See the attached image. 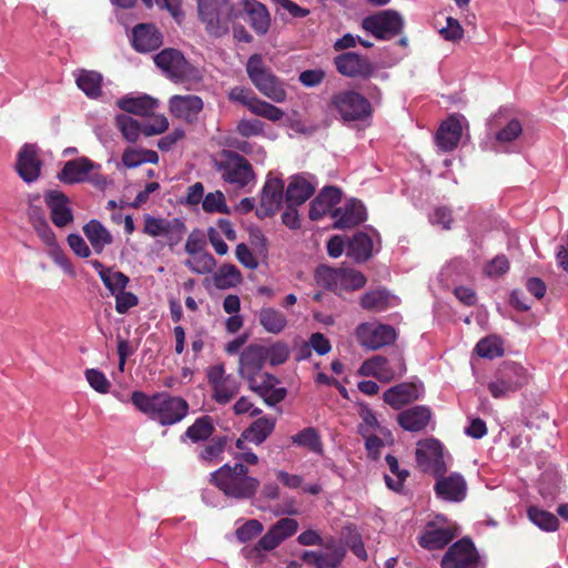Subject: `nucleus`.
Instances as JSON below:
<instances>
[{
	"label": "nucleus",
	"mask_w": 568,
	"mask_h": 568,
	"mask_svg": "<svg viewBox=\"0 0 568 568\" xmlns=\"http://www.w3.org/2000/svg\"><path fill=\"white\" fill-rule=\"evenodd\" d=\"M132 404L150 419L161 426H171L183 420L190 410V405L181 396L168 392H156L148 395L141 390L131 394Z\"/></svg>",
	"instance_id": "1"
},
{
	"label": "nucleus",
	"mask_w": 568,
	"mask_h": 568,
	"mask_svg": "<svg viewBox=\"0 0 568 568\" xmlns=\"http://www.w3.org/2000/svg\"><path fill=\"white\" fill-rule=\"evenodd\" d=\"M210 483L227 498L248 500L255 497L260 480L248 475V468L243 463L233 466L224 464L211 473Z\"/></svg>",
	"instance_id": "2"
},
{
	"label": "nucleus",
	"mask_w": 568,
	"mask_h": 568,
	"mask_svg": "<svg viewBox=\"0 0 568 568\" xmlns=\"http://www.w3.org/2000/svg\"><path fill=\"white\" fill-rule=\"evenodd\" d=\"M196 3L199 19L210 36L221 38L229 33L230 24L236 18L230 0H196Z\"/></svg>",
	"instance_id": "3"
},
{
	"label": "nucleus",
	"mask_w": 568,
	"mask_h": 568,
	"mask_svg": "<svg viewBox=\"0 0 568 568\" xmlns=\"http://www.w3.org/2000/svg\"><path fill=\"white\" fill-rule=\"evenodd\" d=\"M214 169L221 179L236 189H243L255 180V172L250 161L232 150H222L214 160Z\"/></svg>",
	"instance_id": "4"
},
{
	"label": "nucleus",
	"mask_w": 568,
	"mask_h": 568,
	"mask_svg": "<svg viewBox=\"0 0 568 568\" xmlns=\"http://www.w3.org/2000/svg\"><path fill=\"white\" fill-rule=\"evenodd\" d=\"M245 69L248 79L263 95L276 103L286 100V90L283 82L264 63L261 54L251 55Z\"/></svg>",
	"instance_id": "5"
},
{
	"label": "nucleus",
	"mask_w": 568,
	"mask_h": 568,
	"mask_svg": "<svg viewBox=\"0 0 568 568\" xmlns=\"http://www.w3.org/2000/svg\"><path fill=\"white\" fill-rule=\"evenodd\" d=\"M155 65L175 83L201 80L200 70L174 48H165L153 57Z\"/></svg>",
	"instance_id": "6"
},
{
	"label": "nucleus",
	"mask_w": 568,
	"mask_h": 568,
	"mask_svg": "<svg viewBox=\"0 0 568 568\" xmlns=\"http://www.w3.org/2000/svg\"><path fill=\"white\" fill-rule=\"evenodd\" d=\"M527 383V371L520 364L504 362L497 368L494 381L488 383V389L494 398H503L519 390Z\"/></svg>",
	"instance_id": "7"
},
{
	"label": "nucleus",
	"mask_w": 568,
	"mask_h": 568,
	"mask_svg": "<svg viewBox=\"0 0 568 568\" xmlns=\"http://www.w3.org/2000/svg\"><path fill=\"white\" fill-rule=\"evenodd\" d=\"M331 105L346 122L364 120L372 113L369 101L353 90L335 93Z\"/></svg>",
	"instance_id": "8"
},
{
	"label": "nucleus",
	"mask_w": 568,
	"mask_h": 568,
	"mask_svg": "<svg viewBox=\"0 0 568 568\" xmlns=\"http://www.w3.org/2000/svg\"><path fill=\"white\" fill-rule=\"evenodd\" d=\"M417 467L420 471L435 477L444 475L447 470L443 445L438 439L428 438L419 440L415 450Z\"/></svg>",
	"instance_id": "9"
},
{
	"label": "nucleus",
	"mask_w": 568,
	"mask_h": 568,
	"mask_svg": "<svg viewBox=\"0 0 568 568\" xmlns=\"http://www.w3.org/2000/svg\"><path fill=\"white\" fill-rule=\"evenodd\" d=\"M336 71L346 78L367 80L375 75L376 64L366 55L356 52H343L334 57Z\"/></svg>",
	"instance_id": "10"
},
{
	"label": "nucleus",
	"mask_w": 568,
	"mask_h": 568,
	"mask_svg": "<svg viewBox=\"0 0 568 568\" xmlns=\"http://www.w3.org/2000/svg\"><path fill=\"white\" fill-rule=\"evenodd\" d=\"M405 373L406 364L402 356H398L390 362L384 356L376 355L364 361L358 369L359 375L372 376L384 383L399 378Z\"/></svg>",
	"instance_id": "11"
},
{
	"label": "nucleus",
	"mask_w": 568,
	"mask_h": 568,
	"mask_svg": "<svg viewBox=\"0 0 568 568\" xmlns=\"http://www.w3.org/2000/svg\"><path fill=\"white\" fill-rule=\"evenodd\" d=\"M404 22L394 10H384L363 19L362 28L376 39L389 40L402 32Z\"/></svg>",
	"instance_id": "12"
},
{
	"label": "nucleus",
	"mask_w": 568,
	"mask_h": 568,
	"mask_svg": "<svg viewBox=\"0 0 568 568\" xmlns=\"http://www.w3.org/2000/svg\"><path fill=\"white\" fill-rule=\"evenodd\" d=\"M480 557L470 538L464 537L454 542L444 554L442 568H479Z\"/></svg>",
	"instance_id": "13"
},
{
	"label": "nucleus",
	"mask_w": 568,
	"mask_h": 568,
	"mask_svg": "<svg viewBox=\"0 0 568 568\" xmlns=\"http://www.w3.org/2000/svg\"><path fill=\"white\" fill-rule=\"evenodd\" d=\"M284 196L283 180L268 174L261 191L260 205L255 211L256 216L263 220L275 215L282 205Z\"/></svg>",
	"instance_id": "14"
},
{
	"label": "nucleus",
	"mask_w": 568,
	"mask_h": 568,
	"mask_svg": "<svg viewBox=\"0 0 568 568\" xmlns=\"http://www.w3.org/2000/svg\"><path fill=\"white\" fill-rule=\"evenodd\" d=\"M358 343L368 349H378L390 345L396 339V331L390 325L362 323L356 328Z\"/></svg>",
	"instance_id": "15"
},
{
	"label": "nucleus",
	"mask_w": 568,
	"mask_h": 568,
	"mask_svg": "<svg viewBox=\"0 0 568 568\" xmlns=\"http://www.w3.org/2000/svg\"><path fill=\"white\" fill-rule=\"evenodd\" d=\"M42 160L36 144L26 143L17 154L16 171L27 183L37 181L41 174Z\"/></svg>",
	"instance_id": "16"
},
{
	"label": "nucleus",
	"mask_w": 568,
	"mask_h": 568,
	"mask_svg": "<svg viewBox=\"0 0 568 568\" xmlns=\"http://www.w3.org/2000/svg\"><path fill=\"white\" fill-rule=\"evenodd\" d=\"M266 347L258 344H250L240 355L239 374L250 381L261 375L262 369L267 361Z\"/></svg>",
	"instance_id": "17"
},
{
	"label": "nucleus",
	"mask_w": 568,
	"mask_h": 568,
	"mask_svg": "<svg viewBox=\"0 0 568 568\" xmlns=\"http://www.w3.org/2000/svg\"><path fill=\"white\" fill-rule=\"evenodd\" d=\"M246 382L248 388L263 398L268 406H274L286 397V389L284 387H276L280 381L270 373H263L258 377Z\"/></svg>",
	"instance_id": "18"
},
{
	"label": "nucleus",
	"mask_w": 568,
	"mask_h": 568,
	"mask_svg": "<svg viewBox=\"0 0 568 568\" xmlns=\"http://www.w3.org/2000/svg\"><path fill=\"white\" fill-rule=\"evenodd\" d=\"M163 43V34L153 23H139L132 30L131 44L140 53L158 50Z\"/></svg>",
	"instance_id": "19"
},
{
	"label": "nucleus",
	"mask_w": 568,
	"mask_h": 568,
	"mask_svg": "<svg viewBox=\"0 0 568 568\" xmlns=\"http://www.w3.org/2000/svg\"><path fill=\"white\" fill-rule=\"evenodd\" d=\"M434 490L436 495L447 501L459 503L465 499L467 494V484L460 474L449 476L440 475L436 477Z\"/></svg>",
	"instance_id": "20"
},
{
	"label": "nucleus",
	"mask_w": 568,
	"mask_h": 568,
	"mask_svg": "<svg viewBox=\"0 0 568 568\" xmlns=\"http://www.w3.org/2000/svg\"><path fill=\"white\" fill-rule=\"evenodd\" d=\"M44 201L50 209L51 221L57 227H64L73 221L69 197L63 192L50 190L45 193Z\"/></svg>",
	"instance_id": "21"
},
{
	"label": "nucleus",
	"mask_w": 568,
	"mask_h": 568,
	"mask_svg": "<svg viewBox=\"0 0 568 568\" xmlns=\"http://www.w3.org/2000/svg\"><path fill=\"white\" fill-rule=\"evenodd\" d=\"M457 532L454 526L437 527L434 523H429L418 537V544L427 550L443 549L457 536Z\"/></svg>",
	"instance_id": "22"
},
{
	"label": "nucleus",
	"mask_w": 568,
	"mask_h": 568,
	"mask_svg": "<svg viewBox=\"0 0 568 568\" xmlns=\"http://www.w3.org/2000/svg\"><path fill=\"white\" fill-rule=\"evenodd\" d=\"M95 169H100V164L85 156L77 158L64 163L58 173V179L64 184L82 183L87 181V175Z\"/></svg>",
	"instance_id": "23"
},
{
	"label": "nucleus",
	"mask_w": 568,
	"mask_h": 568,
	"mask_svg": "<svg viewBox=\"0 0 568 568\" xmlns=\"http://www.w3.org/2000/svg\"><path fill=\"white\" fill-rule=\"evenodd\" d=\"M332 216L336 219L333 227L337 230H345L364 222L366 219V212L362 202L353 199L343 207L334 209Z\"/></svg>",
	"instance_id": "24"
},
{
	"label": "nucleus",
	"mask_w": 568,
	"mask_h": 568,
	"mask_svg": "<svg viewBox=\"0 0 568 568\" xmlns=\"http://www.w3.org/2000/svg\"><path fill=\"white\" fill-rule=\"evenodd\" d=\"M342 201V191L336 186H325L310 204L308 216L317 221L334 211V206Z\"/></svg>",
	"instance_id": "25"
},
{
	"label": "nucleus",
	"mask_w": 568,
	"mask_h": 568,
	"mask_svg": "<svg viewBox=\"0 0 568 568\" xmlns=\"http://www.w3.org/2000/svg\"><path fill=\"white\" fill-rule=\"evenodd\" d=\"M243 13L246 22L257 36L267 33L271 27V17L267 8L257 0H244Z\"/></svg>",
	"instance_id": "26"
},
{
	"label": "nucleus",
	"mask_w": 568,
	"mask_h": 568,
	"mask_svg": "<svg viewBox=\"0 0 568 568\" xmlns=\"http://www.w3.org/2000/svg\"><path fill=\"white\" fill-rule=\"evenodd\" d=\"M203 109V101L197 95H173L170 99L171 113L189 123L197 119Z\"/></svg>",
	"instance_id": "27"
},
{
	"label": "nucleus",
	"mask_w": 568,
	"mask_h": 568,
	"mask_svg": "<svg viewBox=\"0 0 568 568\" xmlns=\"http://www.w3.org/2000/svg\"><path fill=\"white\" fill-rule=\"evenodd\" d=\"M432 418V410L424 405H417L400 412L397 415L399 426L412 433L424 430Z\"/></svg>",
	"instance_id": "28"
},
{
	"label": "nucleus",
	"mask_w": 568,
	"mask_h": 568,
	"mask_svg": "<svg viewBox=\"0 0 568 568\" xmlns=\"http://www.w3.org/2000/svg\"><path fill=\"white\" fill-rule=\"evenodd\" d=\"M419 398V390L414 383L397 384L383 394V399L394 409H400L403 406Z\"/></svg>",
	"instance_id": "29"
},
{
	"label": "nucleus",
	"mask_w": 568,
	"mask_h": 568,
	"mask_svg": "<svg viewBox=\"0 0 568 568\" xmlns=\"http://www.w3.org/2000/svg\"><path fill=\"white\" fill-rule=\"evenodd\" d=\"M462 124L455 116H449L436 132V143L444 152L453 151L459 143L462 138Z\"/></svg>",
	"instance_id": "30"
},
{
	"label": "nucleus",
	"mask_w": 568,
	"mask_h": 568,
	"mask_svg": "<svg viewBox=\"0 0 568 568\" xmlns=\"http://www.w3.org/2000/svg\"><path fill=\"white\" fill-rule=\"evenodd\" d=\"M118 106L125 111L126 113L140 115V116H151L153 115L155 109L159 103L155 99L149 95L142 97H124L116 102Z\"/></svg>",
	"instance_id": "31"
},
{
	"label": "nucleus",
	"mask_w": 568,
	"mask_h": 568,
	"mask_svg": "<svg viewBox=\"0 0 568 568\" xmlns=\"http://www.w3.org/2000/svg\"><path fill=\"white\" fill-rule=\"evenodd\" d=\"M83 233L97 254H101L104 247L113 242L112 234L98 220L89 221L83 226Z\"/></svg>",
	"instance_id": "32"
},
{
	"label": "nucleus",
	"mask_w": 568,
	"mask_h": 568,
	"mask_svg": "<svg viewBox=\"0 0 568 568\" xmlns=\"http://www.w3.org/2000/svg\"><path fill=\"white\" fill-rule=\"evenodd\" d=\"M184 229V224L178 219L169 221L166 219H156L149 214L144 216L143 233L152 237L165 236L174 231L181 233Z\"/></svg>",
	"instance_id": "33"
},
{
	"label": "nucleus",
	"mask_w": 568,
	"mask_h": 568,
	"mask_svg": "<svg viewBox=\"0 0 568 568\" xmlns=\"http://www.w3.org/2000/svg\"><path fill=\"white\" fill-rule=\"evenodd\" d=\"M523 133V125L519 120L511 119L495 134V142L491 150L495 152H507L508 144L516 141Z\"/></svg>",
	"instance_id": "34"
},
{
	"label": "nucleus",
	"mask_w": 568,
	"mask_h": 568,
	"mask_svg": "<svg viewBox=\"0 0 568 568\" xmlns=\"http://www.w3.org/2000/svg\"><path fill=\"white\" fill-rule=\"evenodd\" d=\"M315 192L314 186L303 178L295 176L288 183L285 191L286 203L303 204L305 203Z\"/></svg>",
	"instance_id": "35"
},
{
	"label": "nucleus",
	"mask_w": 568,
	"mask_h": 568,
	"mask_svg": "<svg viewBox=\"0 0 568 568\" xmlns=\"http://www.w3.org/2000/svg\"><path fill=\"white\" fill-rule=\"evenodd\" d=\"M102 74L97 71L80 70L75 82L87 97L97 99L102 93Z\"/></svg>",
	"instance_id": "36"
},
{
	"label": "nucleus",
	"mask_w": 568,
	"mask_h": 568,
	"mask_svg": "<svg viewBox=\"0 0 568 568\" xmlns=\"http://www.w3.org/2000/svg\"><path fill=\"white\" fill-rule=\"evenodd\" d=\"M274 428L275 419L260 417L243 433V436L248 442L260 445L273 433Z\"/></svg>",
	"instance_id": "37"
},
{
	"label": "nucleus",
	"mask_w": 568,
	"mask_h": 568,
	"mask_svg": "<svg viewBox=\"0 0 568 568\" xmlns=\"http://www.w3.org/2000/svg\"><path fill=\"white\" fill-rule=\"evenodd\" d=\"M373 241L371 236L364 232H357L353 235L348 244V255L353 256L356 262H365L372 256Z\"/></svg>",
	"instance_id": "38"
},
{
	"label": "nucleus",
	"mask_w": 568,
	"mask_h": 568,
	"mask_svg": "<svg viewBox=\"0 0 568 568\" xmlns=\"http://www.w3.org/2000/svg\"><path fill=\"white\" fill-rule=\"evenodd\" d=\"M258 321L263 328L272 334L281 333L287 324L286 316L273 307H263L258 313Z\"/></svg>",
	"instance_id": "39"
},
{
	"label": "nucleus",
	"mask_w": 568,
	"mask_h": 568,
	"mask_svg": "<svg viewBox=\"0 0 568 568\" xmlns=\"http://www.w3.org/2000/svg\"><path fill=\"white\" fill-rule=\"evenodd\" d=\"M215 427L213 419L209 415L201 416L189 426L184 433V436L191 439L193 443L207 440L214 433Z\"/></svg>",
	"instance_id": "40"
},
{
	"label": "nucleus",
	"mask_w": 568,
	"mask_h": 568,
	"mask_svg": "<svg viewBox=\"0 0 568 568\" xmlns=\"http://www.w3.org/2000/svg\"><path fill=\"white\" fill-rule=\"evenodd\" d=\"M240 392V383L232 375L212 387V398L220 405L229 404Z\"/></svg>",
	"instance_id": "41"
},
{
	"label": "nucleus",
	"mask_w": 568,
	"mask_h": 568,
	"mask_svg": "<svg viewBox=\"0 0 568 568\" xmlns=\"http://www.w3.org/2000/svg\"><path fill=\"white\" fill-rule=\"evenodd\" d=\"M390 294L385 288H377L365 293L361 298V306L367 311L382 312L389 307Z\"/></svg>",
	"instance_id": "42"
},
{
	"label": "nucleus",
	"mask_w": 568,
	"mask_h": 568,
	"mask_svg": "<svg viewBox=\"0 0 568 568\" xmlns=\"http://www.w3.org/2000/svg\"><path fill=\"white\" fill-rule=\"evenodd\" d=\"M385 462L390 470V473L396 476V478H393L392 476L385 475V484L386 486L396 491L399 493L403 490L404 483L406 481L407 477L409 476V471L406 469H400L398 460L395 456L388 454L385 457Z\"/></svg>",
	"instance_id": "43"
},
{
	"label": "nucleus",
	"mask_w": 568,
	"mask_h": 568,
	"mask_svg": "<svg viewBox=\"0 0 568 568\" xmlns=\"http://www.w3.org/2000/svg\"><path fill=\"white\" fill-rule=\"evenodd\" d=\"M214 285L219 290H226L236 286L242 282L240 270L233 264H224L214 274Z\"/></svg>",
	"instance_id": "44"
},
{
	"label": "nucleus",
	"mask_w": 568,
	"mask_h": 568,
	"mask_svg": "<svg viewBox=\"0 0 568 568\" xmlns=\"http://www.w3.org/2000/svg\"><path fill=\"white\" fill-rule=\"evenodd\" d=\"M527 516L531 523L545 531H556L559 527V520L552 513L537 506H530L527 509Z\"/></svg>",
	"instance_id": "45"
},
{
	"label": "nucleus",
	"mask_w": 568,
	"mask_h": 568,
	"mask_svg": "<svg viewBox=\"0 0 568 568\" xmlns=\"http://www.w3.org/2000/svg\"><path fill=\"white\" fill-rule=\"evenodd\" d=\"M292 442L297 446L305 447L308 450L322 454L323 443L318 432L314 427H306L292 436Z\"/></svg>",
	"instance_id": "46"
},
{
	"label": "nucleus",
	"mask_w": 568,
	"mask_h": 568,
	"mask_svg": "<svg viewBox=\"0 0 568 568\" xmlns=\"http://www.w3.org/2000/svg\"><path fill=\"white\" fill-rule=\"evenodd\" d=\"M115 125L123 138L131 143L136 142L140 134L143 133V124H140L139 121L128 114L116 115Z\"/></svg>",
	"instance_id": "47"
},
{
	"label": "nucleus",
	"mask_w": 568,
	"mask_h": 568,
	"mask_svg": "<svg viewBox=\"0 0 568 568\" xmlns=\"http://www.w3.org/2000/svg\"><path fill=\"white\" fill-rule=\"evenodd\" d=\"M250 111L257 116L265 118L273 122L280 121L284 116L282 109L261 100L257 97L253 101V104L250 105Z\"/></svg>",
	"instance_id": "48"
},
{
	"label": "nucleus",
	"mask_w": 568,
	"mask_h": 568,
	"mask_svg": "<svg viewBox=\"0 0 568 568\" xmlns=\"http://www.w3.org/2000/svg\"><path fill=\"white\" fill-rule=\"evenodd\" d=\"M345 547L361 560H367V551L365 549L361 534L353 527H345L343 531Z\"/></svg>",
	"instance_id": "49"
},
{
	"label": "nucleus",
	"mask_w": 568,
	"mask_h": 568,
	"mask_svg": "<svg viewBox=\"0 0 568 568\" xmlns=\"http://www.w3.org/2000/svg\"><path fill=\"white\" fill-rule=\"evenodd\" d=\"M314 277L320 286L326 290H334L337 286L338 280L342 278V271L321 265L316 268Z\"/></svg>",
	"instance_id": "50"
},
{
	"label": "nucleus",
	"mask_w": 568,
	"mask_h": 568,
	"mask_svg": "<svg viewBox=\"0 0 568 568\" xmlns=\"http://www.w3.org/2000/svg\"><path fill=\"white\" fill-rule=\"evenodd\" d=\"M101 281L109 292L114 295L126 288L130 278L120 271H113L111 267L105 274H101Z\"/></svg>",
	"instance_id": "51"
},
{
	"label": "nucleus",
	"mask_w": 568,
	"mask_h": 568,
	"mask_svg": "<svg viewBox=\"0 0 568 568\" xmlns=\"http://www.w3.org/2000/svg\"><path fill=\"white\" fill-rule=\"evenodd\" d=\"M359 416L362 418V423L358 425L359 435H366L368 433H372L373 429L378 430L383 435H390L389 432H387L384 427L381 426L375 413L371 408H362L359 412Z\"/></svg>",
	"instance_id": "52"
},
{
	"label": "nucleus",
	"mask_w": 568,
	"mask_h": 568,
	"mask_svg": "<svg viewBox=\"0 0 568 568\" xmlns=\"http://www.w3.org/2000/svg\"><path fill=\"white\" fill-rule=\"evenodd\" d=\"M202 207L206 213H229L225 196L221 191L207 193L202 201Z\"/></svg>",
	"instance_id": "53"
},
{
	"label": "nucleus",
	"mask_w": 568,
	"mask_h": 568,
	"mask_svg": "<svg viewBox=\"0 0 568 568\" xmlns=\"http://www.w3.org/2000/svg\"><path fill=\"white\" fill-rule=\"evenodd\" d=\"M226 436L213 437L200 453V459L204 462H213L220 457L227 444Z\"/></svg>",
	"instance_id": "54"
},
{
	"label": "nucleus",
	"mask_w": 568,
	"mask_h": 568,
	"mask_svg": "<svg viewBox=\"0 0 568 568\" xmlns=\"http://www.w3.org/2000/svg\"><path fill=\"white\" fill-rule=\"evenodd\" d=\"M346 552L347 550L343 545H339V547L333 549V551H320L316 568H337L344 560Z\"/></svg>",
	"instance_id": "55"
},
{
	"label": "nucleus",
	"mask_w": 568,
	"mask_h": 568,
	"mask_svg": "<svg viewBox=\"0 0 568 568\" xmlns=\"http://www.w3.org/2000/svg\"><path fill=\"white\" fill-rule=\"evenodd\" d=\"M185 265L196 274L211 273L216 265L210 253H200L193 260H187Z\"/></svg>",
	"instance_id": "56"
},
{
	"label": "nucleus",
	"mask_w": 568,
	"mask_h": 568,
	"mask_svg": "<svg viewBox=\"0 0 568 568\" xmlns=\"http://www.w3.org/2000/svg\"><path fill=\"white\" fill-rule=\"evenodd\" d=\"M85 378L89 385L100 394H108L111 387V383L106 378L103 372L95 368H88L84 372Z\"/></svg>",
	"instance_id": "57"
},
{
	"label": "nucleus",
	"mask_w": 568,
	"mask_h": 568,
	"mask_svg": "<svg viewBox=\"0 0 568 568\" xmlns=\"http://www.w3.org/2000/svg\"><path fill=\"white\" fill-rule=\"evenodd\" d=\"M475 351L479 357L493 359L501 356L504 351L495 338H483L475 347Z\"/></svg>",
	"instance_id": "58"
},
{
	"label": "nucleus",
	"mask_w": 568,
	"mask_h": 568,
	"mask_svg": "<svg viewBox=\"0 0 568 568\" xmlns=\"http://www.w3.org/2000/svg\"><path fill=\"white\" fill-rule=\"evenodd\" d=\"M263 531V525L257 519H248L235 530L239 541L246 542L258 536Z\"/></svg>",
	"instance_id": "59"
},
{
	"label": "nucleus",
	"mask_w": 568,
	"mask_h": 568,
	"mask_svg": "<svg viewBox=\"0 0 568 568\" xmlns=\"http://www.w3.org/2000/svg\"><path fill=\"white\" fill-rule=\"evenodd\" d=\"M271 529L275 532L277 538L281 541H283V540L287 539L288 537L296 534V531L298 529V523L296 519L285 517V518L277 520L271 527Z\"/></svg>",
	"instance_id": "60"
},
{
	"label": "nucleus",
	"mask_w": 568,
	"mask_h": 568,
	"mask_svg": "<svg viewBox=\"0 0 568 568\" xmlns=\"http://www.w3.org/2000/svg\"><path fill=\"white\" fill-rule=\"evenodd\" d=\"M282 541L277 538L275 532L270 528L266 534L257 541V544L248 550L247 556H258L260 552L271 551L275 549Z\"/></svg>",
	"instance_id": "61"
},
{
	"label": "nucleus",
	"mask_w": 568,
	"mask_h": 568,
	"mask_svg": "<svg viewBox=\"0 0 568 568\" xmlns=\"http://www.w3.org/2000/svg\"><path fill=\"white\" fill-rule=\"evenodd\" d=\"M236 131L243 138L262 135L264 132V123L256 119H243L237 123Z\"/></svg>",
	"instance_id": "62"
},
{
	"label": "nucleus",
	"mask_w": 568,
	"mask_h": 568,
	"mask_svg": "<svg viewBox=\"0 0 568 568\" xmlns=\"http://www.w3.org/2000/svg\"><path fill=\"white\" fill-rule=\"evenodd\" d=\"M114 296L115 311L119 314H125L130 308L136 306L139 303L138 296L132 292H126L125 290L118 292Z\"/></svg>",
	"instance_id": "63"
},
{
	"label": "nucleus",
	"mask_w": 568,
	"mask_h": 568,
	"mask_svg": "<svg viewBox=\"0 0 568 568\" xmlns=\"http://www.w3.org/2000/svg\"><path fill=\"white\" fill-rule=\"evenodd\" d=\"M229 99L234 102H239L245 105L250 110V105L253 104V101L256 99L254 92L244 87H234L229 92Z\"/></svg>",
	"instance_id": "64"
}]
</instances>
